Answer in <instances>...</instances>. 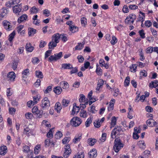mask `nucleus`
Segmentation results:
<instances>
[{
	"mask_svg": "<svg viewBox=\"0 0 158 158\" xmlns=\"http://www.w3.org/2000/svg\"><path fill=\"white\" fill-rule=\"evenodd\" d=\"M26 48L27 51L31 52L33 50L34 47L31 45L30 43H28L26 45Z\"/></svg>",
	"mask_w": 158,
	"mask_h": 158,
	"instance_id": "23",
	"label": "nucleus"
},
{
	"mask_svg": "<svg viewBox=\"0 0 158 158\" xmlns=\"http://www.w3.org/2000/svg\"><path fill=\"white\" fill-rule=\"evenodd\" d=\"M30 11L31 14H36L38 11V9L35 6H33L31 8Z\"/></svg>",
	"mask_w": 158,
	"mask_h": 158,
	"instance_id": "39",
	"label": "nucleus"
},
{
	"mask_svg": "<svg viewBox=\"0 0 158 158\" xmlns=\"http://www.w3.org/2000/svg\"><path fill=\"white\" fill-rule=\"evenodd\" d=\"M122 131V130L121 127L116 126L112 131L111 133V137L114 139L116 135H119L120 133Z\"/></svg>",
	"mask_w": 158,
	"mask_h": 158,
	"instance_id": "3",
	"label": "nucleus"
},
{
	"mask_svg": "<svg viewBox=\"0 0 158 158\" xmlns=\"http://www.w3.org/2000/svg\"><path fill=\"white\" fill-rule=\"evenodd\" d=\"M2 24L4 28L7 31H10L12 27L10 25V23L6 20H4L2 22Z\"/></svg>",
	"mask_w": 158,
	"mask_h": 158,
	"instance_id": "10",
	"label": "nucleus"
},
{
	"mask_svg": "<svg viewBox=\"0 0 158 158\" xmlns=\"http://www.w3.org/2000/svg\"><path fill=\"white\" fill-rule=\"evenodd\" d=\"M137 67V66L136 64H132V66L130 67L131 71L133 73L135 72H136V69Z\"/></svg>",
	"mask_w": 158,
	"mask_h": 158,
	"instance_id": "51",
	"label": "nucleus"
},
{
	"mask_svg": "<svg viewBox=\"0 0 158 158\" xmlns=\"http://www.w3.org/2000/svg\"><path fill=\"white\" fill-rule=\"evenodd\" d=\"M27 15L25 14H23L18 18V22L19 23L25 21L27 19Z\"/></svg>",
	"mask_w": 158,
	"mask_h": 158,
	"instance_id": "15",
	"label": "nucleus"
},
{
	"mask_svg": "<svg viewBox=\"0 0 158 158\" xmlns=\"http://www.w3.org/2000/svg\"><path fill=\"white\" fill-rule=\"evenodd\" d=\"M55 136L57 139H59L62 137V134L60 131H59L56 133Z\"/></svg>",
	"mask_w": 158,
	"mask_h": 158,
	"instance_id": "57",
	"label": "nucleus"
},
{
	"mask_svg": "<svg viewBox=\"0 0 158 158\" xmlns=\"http://www.w3.org/2000/svg\"><path fill=\"white\" fill-rule=\"evenodd\" d=\"M94 126L97 128L101 126V123L99 122V120L97 121L96 120V121L94 123Z\"/></svg>",
	"mask_w": 158,
	"mask_h": 158,
	"instance_id": "58",
	"label": "nucleus"
},
{
	"mask_svg": "<svg viewBox=\"0 0 158 158\" xmlns=\"http://www.w3.org/2000/svg\"><path fill=\"white\" fill-rule=\"evenodd\" d=\"M73 105V107L72 110V114L74 115L75 114H77L79 112L80 108L79 106H76V104L75 103H74Z\"/></svg>",
	"mask_w": 158,
	"mask_h": 158,
	"instance_id": "16",
	"label": "nucleus"
},
{
	"mask_svg": "<svg viewBox=\"0 0 158 158\" xmlns=\"http://www.w3.org/2000/svg\"><path fill=\"white\" fill-rule=\"evenodd\" d=\"M106 133H102L101 138L100 139V140L102 142H104L106 138Z\"/></svg>",
	"mask_w": 158,
	"mask_h": 158,
	"instance_id": "61",
	"label": "nucleus"
},
{
	"mask_svg": "<svg viewBox=\"0 0 158 158\" xmlns=\"http://www.w3.org/2000/svg\"><path fill=\"white\" fill-rule=\"evenodd\" d=\"M1 14L4 16L8 13V11L6 8H3L1 10Z\"/></svg>",
	"mask_w": 158,
	"mask_h": 158,
	"instance_id": "54",
	"label": "nucleus"
},
{
	"mask_svg": "<svg viewBox=\"0 0 158 158\" xmlns=\"http://www.w3.org/2000/svg\"><path fill=\"white\" fill-rule=\"evenodd\" d=\"M7 147L5 146H2L0 148V155H4L7 152Z\"/></svg>",
	"mask_w": 158,
	"mask_h": 158,
	"instance_id": "20",
	"label": "nucleus"
},
{
	"mask_svg": "<svg viewBox=\"0 0 158 158\" xmlns=\"http://www.w3.org/2000/svg\"><path fill=\"white\" fill-rule=\"evenodd\" d=\"M32 111L33 114L36 115L37 118H40L42 117L43 111L39 110L38 106H34L32 108Z\"/></svg>",
	"mask_w": 158,
	"mask_h": 158,
	"instance_id": "7",
	"label": "nucleus"
},
{
	"mask_svg": "<svg viewBox=\"0 0 158 158\" xmlns=\"http://www.w3.org/2000/svg\"><path fill=\"white\" fill-rule=\"evenodd\" d=\"M150 30L152 33V35L155 37H156L157 36V31L153 28H151Z\"/></svg>",
	"mask_w": 158,
	"mask_h": 158,
	"instance_id": "49",
	"label": "nucleus"
},
{
	"mask_svg": "<svg viewBox=\"0 0 158 158\" xmlns=\"http://www.w3.org/2000/svg\"><path fill=\"white\" fill-rule=\"evenodd\" d=\"M28 34L29 36L34 35L36 32V30L32 28H30L28 29Z\"/></svg>",
	"mask_w": 158,
	"mask_h": 158,
	"instance_id": "24",
	"label": "nucleus"
},
{
	"mask_svg": "<svg viewBox=\"0 0 158 158\" xmlns=\"http://www.w3.org/2000/svg\"><path fill=\"white\" fill-rule=\"evenodd\" d=\"M23 75L22 78L23 79L26 78L28 76L29 74V70L28 69H25L22 72Z\"/></svg>",
	"mask_w": 158,
	"mask_h": 158,
	"instance_id": "18",
	"label": "nucleus"
},
{
	"mask_svg": "<svg viewBox=\"0 0 158 158\" xmlns=\"http://www.w3.org/2000/svg\"><path fill=\"white\" fill-rule=\"evenodd\" d=\"M26 118L27 119H29L31 118L33 116L32 114L31 113H27L25 114Z\"/></svg>",
	"mask_w": 158,
	"mask_h": 158,
	"instance_id": "60",
	"label": "nucleus"
},
{
	"mask_svg": "<svg viewBox=\"0 0 158 158\" xmlns=\"http://www.w3.org/2000/svg\"><path fill=\"white\" fill-rule=\"evenodd\" d=\"M153 51V48L152 47H149L147 48L146 49V53L148 54L151 53Z\"/></svg>",
	"mask_w": 158,
	"mask_h": 158,
	"instance_id": "50",
	"label": "nucleus"
},
{
	"mask_svg": "<svg viewBox=\"0 0 158 158\" xmlns=\"http://www.w3.org/2000/svg\"><path fill=\"white\" fill-rule=\"evenodd\" d=\"M81 22L82 26L85 27L87 23L86 19L85 17L81 18Z\"/></svg>",
	"mask_w": 158,
	"mask_h": 158,
	"instance_id": "35",
	"label": "nucleus"
},
{
	"mask_svg": "<svg viewBox=\"0 0 158 158\" xmlns=\"http://www.w3.org/2000/svg\"><path fill=\"white\" fill-rule=\"evenodd\" d=\"M19 6L20 5H15L13 8V12L17 15H19V13L21 11V9L19 7Z\"/></svg>",
	"mask_w": 158,
	"mask_h": 158,
	"instance_id": "12",
	"label": "nucleus"
},
{
	"mask_svg": "<svg viewBox=\"0 0 158 158\" xmlns=\"http://www.w3.org/2000/svg\"><path fill=\"white\" fill-rule=\"evenodd\" d=\"M62 56V52H60L58 53L55 54L53 55H52L48 58V60L50 62L53 61H56L57 60L60 59Z\"/></svg>",
	"mask_w": 158,
	"mask_h": 158,
	"instance_id": "6",
	"label": "nucleus"
},
{
	"mask_svg": "<svg viewBox=\"0 0 158 158\" xmlns=\"http://www.w3.org/2000/svg\"><path fill=\"white\" fill-rule=\"evenodd\" d=\"M50 144L54 145V143L51 140L47 139L45 141V145L46 147L49 146Z\"/></svg>",
	"mask_w": 158,
	"mask_h": 158,
	"instance_id": "34",
	"label": "nucleus"
},
{
	"mask_svg": "<svg viewBox=\"0 0 158 158\" xmlns=\"http://www.w3.org/2000/svg\"><path fill=\"white\" fill-rule=\"evenodd\" d=\"M158 86V81H154L149 84V87L153 88Z\"/></svg>",
	"mask_w": 158,
	"mask_h": 158,
	"instance_id": "30",
	"label": "nucleus"
},
{
	"mask_svg": "<svg viewBox=\"0 0 158 158\" xmlns=\"http://www.w3.org/2000/svg\"><path fill=\"white\" fill-rule=\"evenodd\" d=\"M117 42V40L116 37L114 36H112V39L110 41V43L112 45H114Z\"/></svg>",
	"mask_w": 158,
	"mask_h": 158,
	"instance_id": "52",
	"label": "nucleus"
},
{
	"mask_svg": "<svg viewBox=\"0 0 158 158\" xmlns=\"http://www.w3.org/2000/svg\"><path fill=\"white\" fill-rule=\"evenodd\" d=\"M85 43L82 42V43H78V45H77L75 47V50H81L84 47Z\"/></svg>",
	"mask_w": 158,
	"mask_h": 158,
	"instance_id": "28",
	"label": "nucleus"
},
{
	"mask_svg": "<svg viewBox=\"0 0 158 158\" xmlns=\"http://www.w3.org/2000/svg\"><path fill=\"white\" fill-rule=\"evenodd\" d=\"M80 116L83 118H85L87 116V112L86 111L83 110L80 112Z\"/></svg>",
	"mask_w": 158,
	"mask_h": 158,
	"instance_id": "46",
	"label": "nucleus"
},
{
	"mask_svg": "<svg viewBox=\"0 0 158 158\" xmlns=\"http://www.w3.org/2000/svg\"><path fill=\"white\" fill-rule=\"evenodd\" d=\"M71 150H65L64 154V156L65 158H67L71 152Z\"/></svg>",
	"mask_w": 158,
	"mask_h": 158,
	"instance_id": "47",
	"label": "nucleus"
},
{
	"mask_svg": "<svg viewBox=\"0 0 158 158\" xmlns=\"http://www.w3.org/2000/svg\"><path fill=\"white\" fill-rule=\"evenodd\" d=\"M43 110L48 109L50 106V102L48 98H44L41 101V103L40 105Z\"/></svg>",
	"mask_w": 158,
	"mask_h": 158,
	"instance_id": "4",
	"label": "nucleus"
},
{
	"mask_svg": "<svg viewBox=\"0 0 158 158\" xmlns=\"http://www.w3.org/2000/svg\"><path fill=\"white\" fill-rule=\"evenodd\" d=\"M60 35L59 33L54 34L52 38V41L48 44L49 49L53 48L57 45V44L59 42Z\"/></svg>",
	"mask_w": 158,
	"mask_h": 158,
	"instance_id": "1",
	"label": "nucleus"
},
{
	"mask_svg": "<svg viewBox=\"0 0 158 158\" xmlns=\"http://www.w3.org/2000/svg\"><path fill=\"white\" fill-rule=\"evenodd\" d=\"M82 138V134L79 133L77 134L74 139L73 140V142L75 143H77L80 141Z\"/></svg>",
	"mask_w": 158,
	"mask_h": 158,
	"instance_id": "13",
	"label": "nucleus"
},
{
	"mask_svg": "<svg viewBox=\"0 0 158 158\" xmlns=\"http://www.w3.org/2000/svg\"><path fill=\"white\" fill-rule=\"evenodd\" d=\"M16 76L14 72H10L8 73L7 76V79L10 82H13L15 81Z\"/></svg>",
	"mask_w": 158,
	"mask_h": 158,
	"instance_id": "8",
	"label": "nucleus"
},
{
	"mask_svg": "<svg viewBox=\"0 0 158 158\" xmlns=\"http://www.w3.org/2000/svg\"><path fill=\"white\" fill-rule=\"evenodd\" d=\"M113 149L116 152H119L121 148L123 147V144L121 143L120 139H116L114 140Z\"/></svg>",
	"mask_w": 158,
	"mask_h": 158,
	"instance_id": "2",
	"label": "nucleus"
},
{
	"mask_svg": "<svg viewBox=\"0 0 158 158\" xmlns=\"http://www.w3.org/2000/svg\"><path fill=\"white\" fill-rule=\"evenodd\" d=\"M24 26L23 25H20L17 27V31L18 33H20V34L23 35L25 33V31L23 30Z\"/></svg>",
	"mask_w": 158,
	"mask_h": 158,
	"instance_id": "14",
	"label": "nucleus"
},
{
	"mask_svg": "<svg viewBox=\"0 0 158 158\" xmlns=\"http://www.w3.org/2000/svg\"><path fill=\"white\" fill-rule=\"evenodd\" d=\"M53 91L57 94H60L62 91V89L60 87L57 86L54 87Z\"/></svg>",
	"mask_w": 158,
	"mask_h": 158,
	"instance_id": "22",
	"label": "nucleus"
},
{
	"mask_svg": "<svg viewBox=\"0 0 158 158\" xmlns=\"http://www.w3.org/2000/svg\"><path fill=\"white\" fill-rule=\"evenodd\" d=\"M138 33L140 37L142 39H144L145 37V33L144 32V31L143 29L139 30V31Z\"/></svg>",
	"mask_w": 158,
	"mask_h": 158,
	"instance_id": "38",
	"label": "nucleus"
},
{
	"mask_svg": "<svg viewBox=\"0 0 158 158\" xmlns=\"http://www.w3.org/2000/svg\"><path fill=\"white\" fill-rule=\"evenodd\" d=\"M52 87L51 86H49L47 87L46 89L44 90V92L45 94H47L52 90Z\"/></svg>",
	"mask_w": 158,
	"mask_h": 158,
	"instance_id": "56",
	"label": "nucleus"
},
{
	"mask_svg": "<svg viewBox=\"0 0 158 158\" xmlns=\"http://www.w3.org/2000/svg\"><path fill=\"white\" fill-rule=\"evenodd\" d=\"M19 0H10L9 1L7 2L6 3V6L8 7H11L13 6L15 4L19 3Z\"/></svg>",
	"mask_w": 158,
	"mask_h": 158,
	"instance_id": "9",
	"label": "nucleus"
},
{
	"mask_svg": "<svg viewBox=\"0 0 158 158\" xmlns=\"http://www.w3.org/2000/svg\"><path fill=\"white\" fill-rule=\"evenodd\" d=\"M69 29L73 33H75L78 31V28L74 25L70 27H69Z\"/></svg>",
	"mask_w": 158,
	"mask_h": 158,
	"instance_id": "33",
	"label": "nucleus"
},
{
	"mask_svg": "<svg viewBox=\"0 0 158 158\" xmlns=\"http://www.w3.org/2000/svg\"><path fill=\"white\" fill-rule=\"evenodd\" d=\"M146 124L148 126L153 127L156 126L157 123L152 118H149L146 121Z\"/></svg>",
	"mask_w": 158,
	"mask_h": 158,
	"instance_id": "11",
	"label": "nucleus"
},
{
	"mask_svg": "<svg viewBox=\"0 0 158 158\" xmlns=\"http://www.w3.org/2000/svg\"><path fill=\"white\" fill-rule=\"evenodd\" d=\"M117 119L115 116L112 117L111 118L110 125L112 126L110 128L114 127L116 124Z\"/></svg>",
	"mask_w": 158,
	"mask_h": 158,
	"instance_id": "31",
	"label": "nucleus"
},
{
	"mask_svg": "<svg viewBox=\"0 0 158 158\" xmlns=\"http://www.w3.org/2000/svg\"><path fill=\"white\" fill-rule=\"evenodd\" d=\"M35 75L36 76L39 78H42L43 77L42 73L39 70L35 72Z\"/></svg>",
	"mask_w": 158,
	"mask_h": 158,
	"instance_id": "37",
	"label": "nucleus"
},
{
	"mask_svg": "<svg viewBox=\"0 0 158 158\" xmlns=\"http://www.w3.org/2000/svg\"><path fill=\"white\" fill-rule=\"evenodd\" d=\"M52 51L51 50H48L46 52L45 54V59H46L50 56V54L52 53Z\"/></svg>",
	"mask_w": 158,
	"mask_h": 158,
	"instance_id": "62",
	"label": "nucleus"
},
{
	"mask_svg": "<svg viewBox=\"0 0 158 158\" xmlns=\"http://www.w3.org/2000/svg\"><path fill=\"white\" fill-rule=\"evenodd\" d=\"M130 81V78L129 76H127L126 77L124 82V85L125 86H128Z\"/></svg>",
	"mask_w": 158,
	"mask_h": 158,
	"instance_id": "43",
	"label": "nucleus"
},
{
	"mask_svg": "<svg viewBox=\"0 0 158 158\" xmlns=\"http://www.w3.org/2000/svg\"><path fill=\"white\" fill-rule=\"evenodd\" d=\"M80 98L79 99V102H82L85 101V96L83 94L80 95Z\"/></svg>",
	"mask_w": 158,
	"mask_h": 158,
	"instance_id": "55",
	"label": "nucleus"
},
{
	"mask_svg": "<svg viewBox=\"0 0 158 158\" xmlns=\"http://www.w3.org/2000/svg\"><path fill=\"white\" fill-rule=\"evenodd\" d=\"M82 122V120L81 118L77 117H73L70 121L71 124L75 127H77L80 125Z\"/></svg>",
	"mask_w": 158,
	"mask_h": 158,
	"instance_id": "5",
	"label": "nucleus"
},
{
	"mask_svg": "<svg viewBox=\"0 0 158 158\" xmlns=\"http://www.w3.org/2000/svg\"><path fill=\"white\" fill-rule=\"evenodd\" d=\"M97 150L95 149H93L89 153V157L91 158L95 157L97 156Z\"/></svg>",
	"mask_w": 158,
	"mask_h": 158,
	"instance_id": "17",
	"label": "nucleus"
},
{
	"mask_svg": "<svg viewBox=\"0 0 158 158\" xmlns=\"http://www.w3.org/2000/svg\"><path fill=\"white\" fill-rule=\"evenodd\" d=\"M61 68L64 69H70L73 68L72 65L70 64L64 63L63 64L61 65Z\"/></svg>",
	"mask_w": 158,
	"mask_h": 158,
	"instance_id": "19",
	"label": "nucleus"
},
{
	"mask_svg": "<svg viewBox=\"0 0 158 158\" xmlns=\"http://www.w3.org/2000/svg\"><path fill=\"white\" fill-rule=\"evenodd\" d=\"M127 18H128L129 19H130L133 20V21H134L136 19V15L133 14H130Z\"/></svg>",
	"mask_w": 158,
	"mask_h": 158,
	"instance_id": "44",
	"label": "nucleus"
},
{
	"mask_svg": "<svg viewBox=\"0 0 158 158\" xmlns=\"http://www.w3.org/2000/svg\"><path fill=\"white\" fill-rule=\"evenodd\" d=\"M60 84L62 85V88L64 89H66L69 87V85L66 81H62L60 82Z\"/></svg>",
	"mask_w": 158,
	"mask_h": 158,
	"instance_id": "36",
	"label": "nucleus"
},
{
	"mask_svg": "<svg viewBox=\"0 0 158 158\" xmlns=\"http://www.w3.org/2000/svg\"><path fill=\"white\" fill-rule=\"evenodd\" d=\"M123 12L124 13H127L129 12V9L127 5H125L123 9Z\"/></svg>",
	"mask_w": 158,
	"mask_h": 158,
	"instance_id": "64",
	"label": "nucleus"
},
{
	"mask_svg": "<svg viewBox=\"0 0 158 158\" xmlns=\"http://www.w3.org/2000/svg\"><path fill=\"white\" fill-rule=\"evenodd\" d=\"M15 32L14 31L12 32V33L10 34L9 35V41L11 42L12 41L13 38H14L15 36Z\"/></svg>",
	"mask_w": 158,
	"mask_h": 158,
	"instance_id": "48",
	"label": "nucleus"
},
{
	"mask_svg": "<svg viewBox=\"0 0 158 158\" xmlns=\"http://www.w3.org/2000/svg\"><path fill=\"white\" fill-rule=\"evenodd\" d=\"M97 68L96 69V72L98 75H101L102 73V70L101 68H98V66L97 65Z\"/></svg>",
	"mask_w": 158,
	"mask_h": 158,
	"instance_id": "63",
	"label": "nucleus"
},
{
	"mask_svg": "<svg viewBox=\"0 0 158 158\" xmlns=\"http://www.w3.org/2000/svg\"><path fill=\"white\" fill-rule=\"evenodd\" d=\"M69 101L68 100L63 99L62 101V105L64 107L68 106Z\"/></svg>",
	"mask_w": 158,
	"mask_h": 158,
	"instance_id": "42",
	"label": "nucleus"
},
{
	"mask_svg": "<svg viewBox=\"0 0 158 158\" xmlns=\"http://www.w3.org/2000/svg\"><path fill=\"white\" fill-rule=\"evenodd\" d=\"M40 96L39 95H36V96L33 97V105L36 104L38 101L40 100Z\"/></svg>",
	"mask_w": 158,
	"mask_h": 158,
	"instance_id": "26",
	"label": "nucleus"
},
{
	"mask_svg": "<svg viewBox=\"0 0 158 158\" xmlns=\"http://www.w3.org/2000/svg\"><path fill=\"white\" fill-rule=\"evenodd\" d=\"M55 109L56 110L57 113H60V111L62 109L60 104L59 102H57L55 105Z\"/></svg>",
	"mask_w": 158,
	"mask_h": 158,
	"instance_id": "29",
	"label": "nucleus"
},
{
	"mask_svg": "<svg viewBox=\"0 0 158 158\" xmlns=\"http://www.w3.org/2000/svg\"><path fill=\"white\" fill-rule=\"evenodd\" d=\"M95 107L93 105H92L90 108L88 109V113H91L92 114H95L97 112V110H96Z\"/></svg>",
	"mask_w": 158,
	"mask_h": 158,
	"instance_id": "32",
	"label": "nucleus"
},
{
	"mask_svg": "<svg viewBox=\"0 0 158 158\" xmlns=\"http://www.w3.org/2000/svg\"><path fill=\"white\" fill-rule=\"evenodd\" d=\"M134 21L127 17L125 20V23L126 24L131 25L133 23Z\"/></svg>",
	"mask_w": 158,
	"mask_h": 158,
	"instance_id": "40",
	"label": "nucleus"
},
{
	"mask_svg": "<svg viewBox=\"0 0 158 158\" xmlns=\"http://www.w3.org/2000/svg\"><path fill=\"white\" fill-rule=\"evenodd\" d=\"M60 35V38L63 41L66 42L68 40V38L65 34H62Z\"/></svg>",
	"mask_w": 158,
	"mask_h": 158,
	"instance_id": "59",
	"label": "nucleus"
},
{
	"mask_svg": "<svg viewBox=\"0 0 158 158\" xmlns=\"http://www.w3.org/2000/svg\"><path fill=\"white\" fill-rule=\"evenodd\" d=\"M96 142V140L94 139L89 138L87 140L88 144L90 146H93Z\"/></svg>",
	"mask_w": 158,
	"mask_h": 158,
	"instance_id": "25",
	"label": "nucleus"
},
{
	"mask_svg": "<svg viewBox=\"0 0 158 158\" xmlns=\"http://www.w3.org/2000/svg\"><path fill=\"white\" fill-rule=\"evenodd\" d=\"M40 145H37L34 148V152L35 154H37L40 151Z\"/></svg>",
	"mask_w": 158,
	"mask_h": 158,
	"instance_id": "45",
	"label": "nucleus"
},
{
	"mask_svg": "<svg viewBox=\"0 0 158 158\" xmlns=\"http://www.w3.org/2000/svg\"><path fill=\"white\" fill-rule=\"evenodd\" d=\"M144 24L147 27H149L152 25V23L150 20H147L145 22Z\"/></svg>",
	"mask_w": 158,
	"mask_h": 158,
	"instance_id": "53",
	"label": "nucleus"
},
{
	"mask_svg": "<svg viewBox=\"0 0 158 158\" xmlns=\"http://www.w3.org/2000/svg\"><path fill=\"white\" fill-rule=\"evenodd\" d=\"M93 120V117L90 116L88 118L85 122V125L86 127H89L92 123Z\"/></svg>",
	"mask_w": 158,
	"mask_h": 158,
	"instance_id": "27",
	"label": "nucleus"
},
{
	"mask_svg": "<svg viewBox=\"0 0 158 158\" xmlns=\"http://www.w3.org/2000/svg\"><path fill=\"white\" fill-rule=\"evenodd\" d=\"M139 13L141 15H139L138 20L139 21H141L142 23H143V21H144L145 18V14L141 12V11L139 12Z\"/></svg>",
	"mask_w": 158,
	"mask_h": 158,
	"instance_id": "21",
	"label": "nucleus"
},
{
	"mask_svg": "<svg viewBox=\"0 0 158 158\" xmlns=\"http://www.w3.org/2000/svg\"><path fill=\"white\" fill-rule=\"evenodd\" d=\"M54 130V128H52L50 129L49 132L47 133V136L49 138H52L53 137L52 131Z\"/></svg>",
	"mask_w": 158,
	"mask_h": 158,
	"instance_id": "41",
	"label": "nucleus"
}]
</instances>
